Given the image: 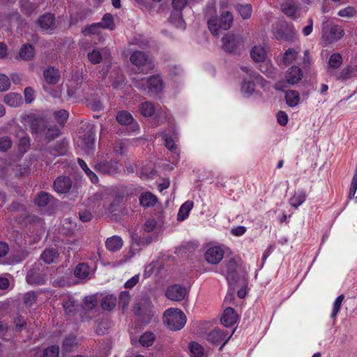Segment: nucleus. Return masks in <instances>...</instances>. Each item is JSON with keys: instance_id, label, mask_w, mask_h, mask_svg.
Returning <instances> with one entry per match:
<instances>
[{"instance_id": "43", "label": "nucleus", "mask_w": 357, "mask_h": 357, "mask_svg": "<svg viewBox=\"0 0 357 357\" xmlns=\"http://www.w3.org/2000/svg\"><path fill=\"white\" fill-rule=\"evenodd\" d=\"M282 11L288 16H294L297 11V7L293 1L286 2L282 5Z\"/></svg>"}, {"instance_id": "31", "label": "nucleus", "mask_w": 357, "mask_h": 357, "mask_svg": "<svg viewBox=\"0 0 357 357\" xmlns=\"http://www.w3.org/2000/svg\"><path fill=\"white\" fill-rule=\"evenodd\" d=\"M17 137H20L19 150L22 153H24L29 150L30 146L29 137L22 130L17 134Z\"/></svg>"}, {"instance_id": "24", "label": "nucleus", "mask_w": 357, "mask_h": 357, "mask_svg": "<svg viewBox=\"0 0 357 357\" xmlns=\"http://www.w3.org/2000/svg\"><path fill=\"white\" fill-rule=\"evenodd\" d=\"M194 203L192 201H186L183 203L178 210L177 220L179 221L185 220L188 217L189 213L192 209Z\"/></svg>"}, {"instance_id": "38", "label": "nucleus", "mask_w": 357, "mask_h": 357, "mask_svg": "<svg viewBox=\"0 0 357 357\" xmlns=\"http://www.w3.org/2000/svg\"><path fill=\"white\" fill-rule=\"evenodd\" d=\"M189 349L191 357H204V348L195 342H190Z\"/></svg>"}, {"instance_id": "54", "label": "nucleus", "mask_w": 357, "mask_h": 357, "mask_svg": "<svg viewBox=\"0 0 357 357\" xmlns=\"http://www.w3.org/2000/svg\"><path fill=\"white\" fill-rule=\"evenodd\" d=\"M114 152L117 155H122L126 151V143L123 141H118L113 147Z\"/></svg>"}, {"instance_id": "33", "label": "nucleus", "mask_w": 357, "mask_h": 357, "mask_svg": "<svg viewBox=\"0 0 357 357\" xmlns=\"http://www.w3.org/2000/svg\"><path fill=\"white\" fill-rule=\"evenodd\" d=\"M74 273L78 278H86L89 275V266L84 263L79 264L76 266Z\"/></svg>"}, {"instance_id": "8", "label": "nucleus", "mask_w": 357, "mask_h": 357, "mask_svg": "<svg viewBox=\"0 0 357 357\" xmlns=\"http://www.w3.org/2000/svg\"><path fill=\"white\" fill-rule=\"evenodd\" d=\"M187 294L188 291L186 288L178 284L170 286L166 291L167 298L174 301L183 300Z\"/></svg>"}, {"instance_id": "52", "label": "nucleus", "mask_w": 357, "mask_h": 357, "mask_svg": "<svg viewBox=\"0 0 357 357\" xmlns=\"http://www.w3.org/2000/svg\"><path fill=\"white\" fill-rule=\"evenodd\" d=\"M10 86V82L8 76L0 74V91H6Z\"/></svg>"}, {"instance_id": "11", "label": "nucleus", "mask_w": 357, "mask_h": 357, "mask_svg": "<svg viewBox=\"0 0 357 357\" xmlns=\"http://www.w3.org/2000/svg\"><path fill=\"white\" fill-rule=\"evenodd\" d=\"M37 24L44 31H52L56 29L55 17L51 13H45L40 16Z\"/></svg>"}, {"instance_id": "17", "label": "nucleus", "mask_w": 357, "mask_h": 357, "mask_svg": "<svg viewBox=\"0 0 357 357\" xmlns=\"http://www.w3.org/2000/svg\"><path fill=\"white\" fill-rule=\"evenodd\" d=\"M111 75V84L114 89H121L126 84V79L121 70H114Z\"/></svg>"}, {"instance_id": "47", "label": "nucleus", "mask_w": 357, "mask_h": 357, "mask_svg": "<svg viewBox=\"0 0 357 357\" xmlns=\"http://www.w3.org/2000/svg\"><path fill=\"white\" fill-rule=\"evenodd\" d=\"M298 52L293 48H289L284 54L282 61L285 64H290L297 57Z\"/></svg>"}, {"instance_id": "44", "label": "nucleus", "mask_w": 357, "mask_h": 357, "mask_svg": "<svg viewBox=\"0 0 357 357\" xmlns=\"http://www.w3.org/2000/svg\"><path fill=\"white\" fill-rule=\"evenodd\" d=\"M101 29V24L100 23H93L88 26H86L82 30V33L85 36L98 34L100 33Z\"/></svg>"}, {"instance_id": "59", "label": "nucleus", "mask_w": 357, "mask_h": 357, "mask_svg": "<svg viewBox=\"0 0 357 357\" xmlns=\"http://www.w3.org/2000/svg\"><path fill=\"white\" fill-rule=\"evenodd\" d=\"M130 296L129 291H123L121 293L119 296L120 304L123 305V307H126L130 301Z\"/></svg>"}, {"instance_id": "48", "label": "nucleus", "mask_w": 357, "mask_h": 357, "mask_svg": "<svg viewBox=\"0 0 357 357\" xmlns=\"http://www.w3.org/2000/svg\"><path fill=\"white\" fill-rule=\"evenodd\" d=\"M38 297V295L34 291H29L24 296V303L26 305V307H31L32 306Z\"/></svg>"}, {"instance_id": "57", "label": "nucleus", "mask_w": 357, "mask_h": 357, "mask_svg": "<svg viewBox=\"0 0 357 357\" xmlns=\"http://www.w3.org/2000/svg\"><path fill=\"white\" fill-rule=\"evenodd\" d=\"M24 93L26 103H31L34 99V90L31 87H26Z\"/></svg>"}, {"instance_id": "49", "label": "nucleus", "mask_w": 357, "mask_h": 357, "mask_svg": "<svg viewBox=\"0 0 357 357\" xmlns=\"http://www.w3.org/2000/svg\"><path fill=\"white\" fill-rule=\"evenodd\" d=\"M344 295H340L335 301L334 303H333V311H332V313H331V317L333 319H335L337 316V314H338L340 310V307H341V305H342V303L344 300Z\"/></svg>"}, {"instance_id": "20", "label": "nucleus", "mask_w": 357, "mask_h": 357, "mask_svg": "<svg viewBox=\"0 0 357 357\" xmlns=\"http://www.w3.org/2000/svg\"><path fill=\"white\" fill-rule=\"evenodd\" d=\"M19 56L24 61L32 60L35 56V49L33 45L30 43L22 45L19 51Z\"/></svg>"}, {"instance_id": "21", "label": "nucleus", "mask_w": 357, "mask_h": 357, "mask_svg": "<svg viewBox=\"0 0 357 357\" xmlns=\"http://www.w3.org/2000/svg\"><path fill=\"white\" fill-rule=\"evenodd\" d=\"M153 307L152 302L150 298H144L140 301V302L135 307V312L137 314H149L151 310Z\"/></svg>"}, {"instance_id": "19", "label": "nucleus", "mask_w": 357, "mask_h": 357, "mask_svg": "<svg viewBox=\"0 0 357 357\" xmlns=\"http://www.w3.org/2000/svg\"><path fill=\"white\" fill-rule=\"evenodd\" d=\"M72 181L69 177H58L54 181L55 190L59 193H66L71 188Z\"/></svg>"}, {"instance_id": "27", "label": "nucleus", "mask_w": 357, "mask_h": 357, "mask_svg": "<svg viewBox=\"0 0 357 357\" xmlns=\"http://www.w3.org/2000/svg\"><path fill=\"white\" fill-rule=\"evenodd\" d=\"M250 56L255 62H263L266 59V52L264 47L261 46H255L250 52Z\"/></svg>"}, {"instance_id": "42", "label": "nucleus", "mask_w": 357, "mask_h": 357, "mask_svg": "<svg viewBox=\"0 0 357 357\" xmlns=\"http://www.w3.org/2000/svg\"><path fill=\"white\" fill-rule=\"evenodd\" d=\"M287 103L290 106H295L299 101V94L297 91H287L285 96Z\"/></svg>"}, {"instance_id": "50", "label": "nucleus", "mask_w": 357, "mask_h": 357, "mask_svg": "<svg viewBox=\"0 0 357 357\" xmlns=\"http://www.w3.org/2000/svg\"><path fill=\"white\" fill-rule=\"evenodd\" d=\"M59 354V347L56 345H52L47 347L44 351L45 357H58Z\"/></svg>"}, {"instance_id": "25", "label": "nucleus", "mask_w": 357, "mask_h": 357, "mask_svg": "<svg viewBox=\"0 0 357 357\" xmlns=\"http://www.w3.org/2000/svg\"><path fill=\"white\" fill-rule=\"evenodd\" d=\"M237 268V263L234 259H231L226 265L225 275L229 282H236L235 271Z\"/></svg>"}, {"instance_id": "32", "label": "nucleus", "mask_w": 357, "mask_h": 357, "mask_svg": "<svg viewBox=\"0 0 357 357\" xmlns=\"http://www.w3.org/2000/svg\"><path fill=\"white\" fill-rule=\"evenodd\" d=\"M168 21L178 28L183 27L185 24V22L183 19L182 12L181 11L173 10L168 19Z\"/></svg>"}, {"instance_id": "4", "label": "nucleus", "mask_w": 357, "mask_h": 357, "mask_svg": "<svg viewBox=\"0 0 357 357\" xmlns=\"http://www.w3.org/2000/svg\"><path fill=\"white\" fill-rule=\"evenodd\" d=\"M131 63L136 67V73L146 74L154 68V63L148 55L142 51H134L130 56Z\"/></svg>"}, {"instance_id": "16", "label": "nucleus", "mask_w": 357, "mask_h": 357, "mask_svg": "<svg viewBox=\"0 0 357 357\" xmlns=\"http://www.w3.org/2000/svg\"><path fill=\"white\" fill-rule=\"evenodd\" d=\"M149 91L154 94L160 92L163 88V82L159 75H153L146 79Z\"/></svg>"}, {"instance_id": "41", "label": "nucleus", "mask_w": 357, "mask_h": 357, "mask_svg": "<svg viewBox=\"0 0 357 357\" xmlns=\"http://www.w3.org/2000/svg\"><path fill=\"white\" fill-rule=\"evenodd\" d=\"M236 8L243 19L246 20L250 17L252 14V6L250 4H237Z\"/></svg>"}, {"instance_id": "36", "label": "nucleus", "mask_w": 357, "mask_h": 357, "mask_svg": "<svg viewBox=\"0 0 357 357\" xmlns=\"http://www.w3.org/2000/svg\"><path fill=\"white\" fill-rule=\"evenodd\" d=\"M116 305V298L112 295L105 296L102 301L101 305L104 310H111Z\"/></svg>"}, {"instance_id": "60", "label": "nucleus", "mask_w": 357, "mask_h": 357, "mask_svg": "<svg viewBox=\"0 0 357 357\" xmlns=\"http://www.w3.org/2000/svg\"><path fill=\"white\" fill-rule=\"evenodd\" d=\"M12 142L9 137H1L0 138V150L6 151L11 147Z\"/></svg>"}, {"instance_id": "7", "label": "nucleus", "mask_w": 357, "mask_h": 357, "mask_svg": "<svg viewBox=\"0 0 357 357\" xmlns=\"http://www.w3.org/2000/svg\"><path fill=\"white\" fill-rule=\"evenodd\" d=\"M76 143L86 153H90L94 149L95 131L91 128L83 137H80Z\"/></svg>"}, {"instance_id": "23", "label": "nucleus", "mask_w": 357, "mask_h": 357, "mask_svg": "<svg viewBox=\"0 0 357 357\" xmlns=\"http://www.w3.org/2000/svg\"><path fill=\"white\" fill-rule=\"evenodd\" d=\"M105 245L109 251L116 252L121 248L123 245V241L119 236H113L107 239Z\"/></svg>"}, {"instance_id": "58", "label": "nucleus", "mask_w": 357, "mask_h": 357, "mask_svg": "<svg viewBox=\"0 0 357 357\" xmlns=\"http://www.w3.org/2000/svg\"><path fill=\"white\" fill-rule=\"evenodd\" d=\"M156 109L155 105L151 102H144L140 105L139 112H155Z\"/></svg>"}, {"instance_id": "18", "label": "nucleus", "mask_w": 357, "mask_h": 357, "mask_svg": "<svg viewBox=\"0 0 357 357\" xmlns=\"http://www.w3.org/2000/svg\"><path fill=\"white\" fill-rule=\"evenodd\" d=\"M238 320V316L231 307H227L222 316L221 323L226 327H230Z\"/></svg>"}, {"instance_id": "53", "label": "nucleus", "mask_w": 357, "mask_h": 357, "mask_svg": "<svg viewBox=\"0 0 357 357\" xmlns=\"http://www.w3.org/2000/svg\"><path fill=\"white\" fill-rule=\"evenodd\" d=\"M357 190V167L355 170L352 181L351 183V188L349 192V199H352V197L355 195Z\"/></svg>"}, {"instance_id": "1", "label": "nucleus", "mask_w": 357, "mask_h": 357, "mask_svg": "<svg viewBox=\"0 0 357 357\" xmlns=\"http://www.w3.org/2000/svg\"><path fill=\"white\" fill-rule=\"evenodd\" d=\"M164 324L172 331H178L186 323L185 314L178 308H169L163 315Z\"/></svg>"}, {"instance_id": "6", "label": "nucleus", "mask_w": 357, "mask_h": 357, "mask_svg": "<svg viewBox=\"0 0 357 357\" xmlns=\"http://www.w3.org/2000/svg\"><path fill=\"white\" fill-rule=\"evenodd\" d=\"M225 251L221 246H209L205 252L204 258L210 264H218L224 257Z\"/></svg>"}, {"instance_id": "30", "label": "nucleus", "mask_w": 357, "mask_h": 357, "mask_svg": "<svg viewBox=\"0 0 357 357\" xmlns=\"http://www.w3.org/2000/svg\"><path fill=\"white\" fill-rule=\"evenodd\" d=\"M357 75V66H348L343 68L337 77L338 79L347 80Z\"/></svg>"}, {"instance_id": "40", "label": "nucleus", "mask_w": 357, "mask_h": 357, "mask_svg": "<svg viewBox=\"0 0 357 357\" xmlns=\"http://www.w3.org/2000/svg\"><path fill=\"white\" fill-rule=\"evenodd\" d=\"M36 8L37 6L32 2H30L29 1H22V12L27 16H30L31 15H32L36 11Z\"/></svg>"}, {"instance_id": "28", "label": "nucleus", "mask_w": 357, "mask_h": 357, "mask_svg": "<svg viewBox=\"0 0 357 357\" xmlns=\"http://www.w3.org/2000/svg\"><path fill=\"white\" fill-rule=\"evenodd\" d=\"M59 257V252L54 248H47L42 253L40 258L46 264H51L55 261Z\"/></svg>"}, {"instance_id": "55", "label": "nucleus", "mask_w": 357, "mask_h": 357, "mask_svg": "<svg viewBox=\"0 0 357 357\" xmlns=\"http://www.w3.org/2000/svg\"><path fill=\"white\" fill-rule=\"evenodd\" d=\"M188 0H172V6L174 8V10L181 11L183 10V8L188 4Z\"/></svg>"}, {"instance_id": "2", "label": "nucleus", "mask_w": 357, "mask_h": 357, "mask_svg": "<svg viewBox=\"0 0 357 357\" xmlns=\"http://www.w3.org/2000/svg\"><path fill=\"white\" fill-rule=\"evenodd\" d=\"M234 22V16L229 11H222L220 19L211 17L208 20V28L213 36L219 35V29L229 30Z\"/></svg>"}, {"instance_id": "35", "label": "nucleus", "mask_w": 357, "mask_h": 357, "mask_svg": "<svg viewBox=\"0 0 357 357\" xmlns=\"http://www.w3.org/2000/svg\"><path fill=\"white\" fill-rule=\"evenodd\" d=\"M26 282L32 285H41L45 283V279L29 271L26 277Z\"/></svg>"}, {"instance_id": "63", "label": "nucleus", "mask_w": 357, "mask_h": 357, "mask_svg": "<svg viewBox=\"0 0 357 357\" xmlns=\"http://www.w3.org/2000/svg\"><path fill=\"white\" fill-rule=\"evenodd\" d=\"M139 281V275H135L128 281L126 282L124 287L125 288H132L135 286Z\"/></svg>"}, {"instance_id": "9", "label": "nucleus", "mask_w": 357, "mask_h": 357, "mask_svg": "<svg viewBox=\"0 0 357 357\" xmlns=\"http://www.w3.org/2000/svg\"><path fill=\"white\" fill-rule=\"evenodd\" d=\"M95 169L100 173L107 174H115L119 171L117 162L114 160H100L96 164Z\"/></svg>"}, {"instance_id": "34", "label": "nucleus", "mask_w": 357, "mask_h": 357, "mask_svg": "<svg viewBox=\"0 0 357 357\" xmlns=\"http://www.w3.org/2000/svg\"><path fill=\"white\" fill-rule=\"evenodd\" d=\"M155 339V337L153 333L145 332L140 336L139 342L142 347H149L153 344Z\"/></svg>"}, {"instance_id": "39", "label": "nucleus", "mask_w": 357, "mask_h": 357, "mask_svg": "<svg viewBox=\"0 0 357 357\" xmlns=\"http://www.w3.org/2000/svg\"><path fill=\"white\" fill-rule=\"evenodd\" d=\"M77 161H78V163H79V166L84 171L86 174L89 176V178H90L91 182L93 183H97L98 181V176H96V174L94 172H93L88 167V166L86 164V162L82 159H80V158H78Z\"/></svg>"}, {"instance_id": "46", "label": "nucleus", "mask_w": 357, "mask_h": 357, "mask_svg": "<svg viewBox=\"0 0 357 357\" xmlns=\"http://www.w3.org/2000/svg\"><path fill=\"white\" fill-rule=\"evenodd\" d=\"M342 63V58L340 54L334 53L333 54L328 61V65L331 68L336 69L340 66Z\"/></svg>"}, {"instance_id": "26", "label": "nucleus", "mask_w": 357, "mask_h": 357, "mask_svg": "<svg viewBox=\"0 0 357 357\" xmlns=\"http://www.w3.org/2000/svg\"><path fill=\"white\" fill-rule=\"evenodd\" d=\"M4 102L10 107H17L22 102V96L17 93H10L5 96Z\"/></svg>"}, {"instance_id": "13", "label": "nucleus", "mask_w": 357, "mask_h": 357, "mask_svg": "<svg viewBox=\"0 0 357 357\" xmlns=\"http://www.w3.org/2000/svg\"><path fill=\"white\" fill-rule=\"evenodd\" d=\"M45 81L50 85H54L60 80L59 70L54 67L49 66L43 70Z\"/></svg>"}, {"instance_id": "29", "label": "nucleus", "mask_w": 357, "mask_h": 357, "mask_svg": "<svg viewBox=\"0 0 357 357\" xmlns=\"http://www.w3.org/2000/svg\"><path fill=\"white\" fill-rule=\"evenodd\" d=\"M157 202V197L149 192L142 193L139 197V202L144 207L153 206Z\"/></svg>"}, {"instance_id": "15", "label": "nucleus", "mask_w": 357, "mask_h": 357, "mask_svg": "<svg viewBox=\"0 0 357 357\" xmlns=\"http://www.w3.org/2000/svg\"><path fill=\"white\" fill-rule=\"evenodd\" d=\"M116 120L121 125L130 126V131L135 132L139 130V126L134 121L130 113H117Z\"/></svg>"}, {"instance_id": "22", "label": "nucleus", "mask_w": 357, "mask_h": 357, "mask_svg": "<svg viewBox=\"0 0 357 357\" xmlns=\"http://www.w3.org/2000/svg\"><path fill=\"white\" fill-rule=\"evenodd\" d=\"M306 193L304 190L296 191L292 197L289 199V204L291 206L297 208L300 206L306 199Z\"/></svg>"}, {"instance_id": "51", "label": "nucleus", "mask_w": 357, "mask_h": 357, "mask_svg": "<svg viewBox=\"0 0 357 357\" xmlns=\"http://www.w3.org/2000/svg\"><path fill=\"white\" fill-rule=\"evenodd\" d=\"M89 60L93 64L100 63L102 60V55L99 51L93 50L88 54Z\"/></svg>"}, {"instance_id": "56", "label": "nucleus", "mask_w": 357, "mask_h": 357, "mask_svg": "<svg viewBox=\"0 0 357 357\" xmlns=\"http://www.w3.org/2000/svg\"><path fill=\"white\" fill-rule=\"evenodd\" d=\"M255 86V84L252 81L244 82L242 84V91L250 96L254 91Z\"/></svg>"}, {"instance_id": "61", "label": "nucleus", "mask_w": 357, "mask_h": 357, "mask_svg": "<svg viewBox=\"0 0 357 357\" xmlns=\"http://www.w3.org/2000/svg\"><path fill=\"white\" fill-rule=\"evenodd\" d=\"M96 304V300L93 296H89L86 297L83 305L86 310H90L93 308Z\"/></svg>"}, {"instance_id": "64", "label": "nucleus", "mask_w": 357, "mask_h": 357, "mask_svg": "<svg viewBox=\"0 0 357 357\" xmlns=\"http://www.w3.org/2000/svg\"><path fill=\"white\" fill-rule=\"evenodd\" d=\"M156 226V221L154 219H149L144 225V229L146 231L150 232L153 231Z\"/></svg>"}, {"instance_id": "37", "label": "nucleus", "mask_w": 357, "mask_h": 357, "mask_svg": "<svg viewBox=\"0 0 357 357\" xmlns=\"http://www.w3.org/2000/svg\"><path fill=\"white\" fill-rule=\"evenodd\" d=\"M99 23L101 24L102 29H109L110 30H114L115 28L114 18L110 13L105 14L102 18V22Z\"/></svg>"}, {"instance_id": "14", "label": "nucleus", "mask_w": 357, "mask_h": 357, "mask_svg": "<svg viewBox=\"0 0 357 357\" xmlns=\"http://www.w3.org/2000/svg\"><path fill=\"white\" fill-rule=\"evenodd\" d=\"M303 75L302 70L296 66H293L287 71L285 77L289 84H295L302 79Z\"/></svg>"}, {"instance_id": "45", "label": "nucleus", "mask_w": 357, "mask_h": 357, "mask_svg": "<svg viewBox=\"0 0 357 357\" xmlns=\"http://www.w3.org/2000/svg\"><path fill=\"white\" fill-rule=\"evenodd\" d=\"M50 196L49 194L41 192L35 198V204L38 206H45L50 202Z\"/></svg>"}, {"instance_id": "10", "label": "nucleus", "mask_w": 357, "mask_h": 357, "mask_svg": "<svg viewBox=\"0 0 357 357\" xmlns=\"http://www.w3.org/2000/svg\"><path fill=\"white\" fill-rule=\"evenodd\" d=\"M295 30L293 26L276 28L273 31L274 37L277 40H284L287 42H293L295 36Z\"/></svg>"}, {"instance_id": "5", "label": "nucleus", "mask_w": 357, "mask_h": 357, "mask_svg": "<svg viewBox=\"0 0 357 357\" xmlns=\"http://www.w3.org/2000/svg\"><path fill=\"white\" fill-rule=\"evenodd\" d=\"M222 49L230 54H236L243 45V39L241 36L231 33H227L222 38Z\"/></svg>"}, {"instance_id": "3", "label": "nucleus", "mask_w": 357, "mask_h": 357, "mask_svg": "<svg viewBox=\"0 0 357 357\" xmlns=\"http://www.w3.org/2000/svg\"><path fill=\"white\" fill-rule=\"evenodd\" d=\"M344 34V29L339 25L335 24L328 21L322 24L321 40L324 46L339 40Z\"/></svg>"}, {"instance_id": "62", "label": "nucleus", "mask_w": 357, "mask_h": 357, "mask_svg": "<svg viewBox=\"0 0 357 357\" xmlns=\"http://www.w3.org/2000/svg\"><path fill=\"white\" fill-rule=\"evenodd\" d=\"M63 306L65 311L67 313L70 314L75 310V301L71 299H68L63 303Z\"/></svg>"}, {"instance_id": "12", "label": "nucleus", "mask_w": 357, "mask_h": 357, "mask_svg": "<svg viewBox=\"0 0 357 357\" xmlns=\"http://www.w3.org/2000/svg\"><path fill=\"white\" fill-rule=\"evenodd\" d=\"M234 333V331L232 333L228 335L225 334L224 332L221 331L220 329L215 328L211 331L207 335V340L211 343L218 344L222 341H224V343L222 347L226 344V342L230 339L232 334Z\"/></svg>"}]
</instances>
